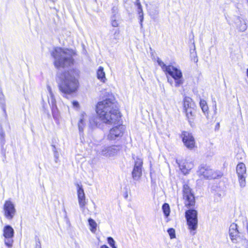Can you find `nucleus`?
<instances>
[{
    "label": "nucleus",
    "instance_id": "nucleus-16",
    "mask_svg": "<svg viewBox=\"0 0 248 248\" xmlns=\"http://www.w3.org/2000/svg\"><path fill=\"white\" fill-rule=\"evenodd\" d=\"M77 192L79 205L80 208L84 210V207L87 203L86 202L85 195L82 186H79L78 184L77 185Z\"/></svg>",
    "mask_w": 248,
    "mask_h": 248
},
{
    "label": "nucleus",
    "instance_id": "nucleus-39",
    "mask_svg": "<svg viewBox=\"0 0 248 248\" xmlns=\"http://www.w3.org/2000/svg\"><path fill=\"white\" fill-rule=\"evenodd\" d=\"M168 81L172 85V83H173V80L171 78H168Z\"/></svg>",
    "mask_w": 248,
    "mask_h": 248
},
{
    "label": "nucleus",
    "instance_id": "nucleus-33",
    "mask_svg": "<svg viewBox=\"0 0 248 248\" xmlns=\"http://www.w3.org/2000/svg\"><path fill=\"white\" fill-rule=\"evenodd\" d=\"M35 248H42L40 241L39 239L36 240Z\"/></svg>",
    "mask_w": 248,
    "mask_h": 248
},
{
    "label": "nucleus",
    "instance_id": "nucleus-37",
    "mask_svg": "<svg viewBox=\"0 0 248 248\" xmlns=\"http://www.w3.org/2000/svg\"><path fill=\"white\" fill-rule=\"evenodd\" d=\"M247 29V26L245 24L242 26V28L240 29V30L242 31H245Z\"/></svg>",
    "mask_w": 248,
    "mask_h": 248
},
{
    "label": "nucleus",
    "instance_id": "nucleus-41",
    "mask_svg": "<svg viewBox=\"0 0 248 248\" xmlns=\"http://www.w3.org/2000/svg\"><path fill=\"white\" fill-rule=\"evenodd\" d=\"M54 155H55V157L56 158H58V153L57 152H55Z\"/></svg>",
    "mask_w": 248,
    "mask_h": 248
},
{
    "label": "nucleus",
    "instance_id": "nucleus-17",
    "mask_svg": "<svg viewBox=\"0 0 248 248\" xmlns=\"http://www.w3.org/2000/svg\"><path fill=\"white\" fill-rule=\"evenodd\" d=\"M229 235L232 243H237V239L239 237V232L236 224L232 223L230 225L229 228Z\"/></svg>",
    "mask_w": 248,
    "mask_h": 248
},
{
    "label": "nucleus",
    "instance_id": "nucleus-3",
    "mask_svg": "<svg viewBox=\"0 0 248 248\" xmlns=\"http://www.w3.org/2000/svg\"><path fill=\"white\" fill-rule=\"evenodd\" d=\"M50 54L54 59V65L57 68H67L74 63L73 57L75 53L71 49L56 47Z\"/></svg>",
    "mask_w": 248,
    "mask_h": 248
},
{
    "label": "nucleus",
    "instance_id": "nucleus-45",
    "mask_svg": "<svg viewBox=\"0 0 248 248\" xmlns=\"http://www.w3.org/2000/svg\"><path fill=\"white\" fill-rule=\"evenodd\" d=\"M247 77L248 78V68L247 70Z\"/></svg>",
    "mask_w": 248,
    "mask_h": 248
},
{
    "label": "nucleus",
    "instance_id": "nucleus-46",
    "mask_svg": "<svg viewBox=\"0 0 248 248\" xmlns=\"http://www.w3.org/2000/svg\"><path fill=\"white\" fill-rule=\"evenodd\" d=\"M219 123H217V126H219Z\"/></svg>",
    "mask_w": 248,
    "mask_h": 248
},
{
    "label": "nucleus",
    "instance_id": "nucleus-34",
    "mask_svg": "<svg viewBox=\"0 0 248 248\" xmlns=\"http://www.w3.org/2000/svg\"><path fill=\"white\" fill-rule=\"evenodd\" d=\"M138 11H140L142 10L141 5L140 2L137 3Z\"/></svg>",
    "mask_w": 248,
    "mask_h": 248
},
{
    "label": "nucleus",
    "instance_id": "nucleus-40",
    "mask_svg": "<svg viewBox=\"0 0 248 248\" xmlns=\"http://www.w3.org/2000/svg\"><path fill=\"white\" fill-rule=\"evenodd\" d=\"M101 248H109L106 245H103L101 247Z\"/></svg>",
    "mask_w": 248,
    "mask_h": 248
},
{
    "label": "nucleus",
    "instance_id": "nucleus-29",
    "mask_svg": "<svg viewBox=\"0 0 248 248\" xmlns=\"http://www.w3.org/2000/svg\"><path fill=\"white\" fill-rule=\"evenodd\" d=\"M107 239L108 243L110 246V247H112V248H117L115 245V242L113 239V238L111 237H108Z\"/></svg>",
    "mask_w": 248,
    "mask_h": 248
},
{
    "label": "nucleus",
    "instance_id": "nucleus-2",
    "mask_svg": "<svg viewBox=\"0 0 248 248\" xmlns=\"http://www.w3.org/2000/svg\"><path fill=\"white\" fill-rule=\"evenodd\" d=\"M78 72L72 70L62 73L59 76V89L63 93L71 94L75 93L78 88V81L76 78Z\"/></svg>",
    "mask_w": 248,
    "mask_h": 248
},
{
    "label": "nucleus",
    "instance_id": "nucleus-32",
    "mask_svg": "<svg viewBox=\"0 0 248 248\" xmlns=\"http://www.w3.org/2000/svg\"><path fill=\"white\" fill-rule=\"evenodd\" d=\"M139 19H140V28H142L143 27V24H142V22L143 21V19H144V16H139Z\"/></svg>",
    "mask_w": 248,
    "mask_h": 248
},
{
    "label": "nucleus",
    "instance_id": "nucleus-9",
    "mask_svg": "<svg viewBox=\"0 0 248 248\" xmlns=\"http://www.w3.org/2000/svg\"><path fill=\"white\" fill-rule=\"evenodd\" d=\"M14 230L13 228L9 225L4 226L3 229V235L4 237V244L8 248L13 246L14 240Z\"/></svg>",
    "mask_w": 248,
    "mask_h": 248
},
{
    "label": "nucleus",
    "instance_id": "nucleus-24",
    "mask_svg": "<svg viewBox=\"0 0 248 248\" xmlns=\"http://www.w3.org/2000/svg\"><path fill=\"white\" fill-rule=\"evenodd\" d=\"M200 105L202 111L206 114L208 113V107L207 106L206 102L203 99H201L200 102Z\"/></svg>",
    "mask_w": 248,
    "mask_h": 248
},
{
    "label": "nucleus",
    "instance_id": "nucleus-28",
    "mask_svg": "<svg viewBox=\"0 0 248 248\" xmlns=\"http://www.w3.org/2000/svg\"><path fill=\"white\" fill-rule=\"evenodd\" d=\"M0 140L2 146L5 144V133L2 129L0 130Z\"/></svg>",
    "mask_w": 248,
    "mask_h": 248
},
{
    "label": "nucleus",
    "instance_id": "nucleus-21",
    "mask_svg": "<svg viewBox=\"0 0 248 248\" xmlns=\"http://www.w3.org/2000/svg\"><path fill=\"white\" fill-rule=\"evenodd\" d=\"M97 77L98 79L100 80L102 82H105L106 78L105 73L104 71V68L102 66H100L97 71Z\"/></svg>",
    "mask_w": 248,
    "mask_h": 248
},
{
    "label": "nucleus",
    "instance_id": "nucleus-4",
    "mask_svg": "<svg viewBox=\"0 0 248 248\" xmlns=\"http://www.w3.org/2000/svg\"><path fill=\"white\" fill-rule=\"evenodd\" d=\"M187 224L190 233L192 235L195 234V231L198 227V213L197 211L194 209H189L185 213Z\"/></svg>",
    "mask_w": 248,
    "mask_h": 248
},
{
    "label": "nucleus",
    "instance_id": "nucleus-10",
    "mask_svg": "<svg viewBox=\"0 0 248 248\" xmlns=\"http://www.w3.org/2000/svg\"><path fill=\"white\" fill-rule=\"evenodd\" d=\"M236 171L240 186L243 188L246 186V167L245 164L239 163L236 166Z\"/></svg>",
    "mask_w": 248,
    "mask_h": 248
},
{
    "label": "nucleus",
    "instance_id": "nucleus-31",
    "mask_svg": "<svg viewBox=\"0 0 248 248\" xmlns=\"http://www.w3.org/2000/svg\"><path fill=\"white\" fill-rule=\"evenodd\" d=\"M111 25L114 27H117L119 26V23L116 21L114 16L111 17Z\"/></svg>",
    "mask_w": 248,
    "mask_h": 248
},
{
    "label": "nucleus",
    "instance_id": "nucleus-13",
    "mask_svg": "<svg viewBox=\"0 0 248 248\" xmlns=\"http://www.w3.org/2000/svg\"><path fill=\"white\" fill-rule=\"evenodd\" d=\"M182 141L186 148L191 150L195 146V139L191 133L187 131H183L181 134Z\"/></svg>",
    "mask_w": 248,
    "mask_h": 248
},
{
    "label": "nucleus",
    "instance_id": "nucleus-20",
    "mask_svg": "<svg viewBox=\"0 0 248 248\" xmlns=\"http://www.w3.org/2000/svg\"><path fill=\"white\" fill-rule=\"evenodd\" d=\"M194 104L191 98L188 97H186L184 100V107L185 110L186 108H194Z\"/></svg>",
    "mask_w": 248,
    "mask_h": 248
},
{
    "label": "nucleus",
    "instance_id": "nucleus-19",
    "mask_svg": "<svg viewBox=\"0 0 248 248\" xmlns=\"http://www.w3.org/2000/svg\"><path fill=\"white\" fill-rule=\"evenodd\" d=\"M179 168L184 174L189 173V171L193 168L194 164L191 162L184 161L179 164Z\"/></svg>",
    "mask_w": 248,
    "mask_h": 248
},
{
    "label": "nucleus",
    "instance_id": "nucleus-25",
    "mask_svg": "<svg viewBox=\"0 0 248 248\" xmlns=\"http://www.w3.org/2000/svg\"><path fill=\"white\" fill-rule=\"evenodd\" d=\"M186 113L187 118L189 119V121H190V119H193V117L194 116L195 110L194 109V108H186Z\"/></svg>",
    "mask_w": 248,
    "mask_h": 248
},
{
    "label": "nucleus",
    "instance_id": "nucleus-36",
    "mask_svg": "<svg viewBox=\"0 0 248 248\" xmlns=\"http://www.w3.org/2000/svg\"><path fill=\"white\" fill-rule=\"evenodd\" d=\"M73 105L74 107H78L79 106V104H78V102H77V101H74L73 102Z\"/></svg>",
    "mask_w": 248,
    "mask_h": 248
},
{
    "label": "nucleus",
    "instance_id": "nucleus-42",
    "mask_svg": "<svg viewBox=\"0 0 248 248\" xmlns=\"http://www.w3.org/2000/svg\"><path fill=\"white\" fill-rule=\"evenodd\" d=\"M214 111H215V113L217 112V106H216V105H215V110H214Z\"/></svg>",
    "mask_w": 248,
    "mask_h": 248
},
{
    "label": "nucleus",
    "instance_id": "nucleus-30",
    "mask_svg": "<svg viewBox=\"0 0 248 248\" xmlns=\"http://www.w3.org/2000/svg\"><path fill=\"white\" fill-rule=\"evenodd\" d=\"M168 232L171 239L175 237V230L173 228H170L168 230Z\"/></svg>",
    "mask_w": 248,
    "mask_h": 248
},
{
    "label": "nucleus",
    "instance_id": "nucleus-1",
    "mask_svg": "<svg viewBox=\"0 0 248 248\" xmlns=\"http://www.w3.org/2000/svg\"><path fill=\"white\" fill-rule=\"evenodd\" d=\"M96 112L100 119L107 124H112L119 121L121 116L114 100L108 98L99 102Z\"/></svg>",
    "mask_w": 248,
    "mask_h": 248
},
{
    "label": "nucleus",
    "instance_id": "nucleus-6",
    "mask_svg": "<svg viewBox=\"0 0 248 248\" xmlns=\"http://www.w3.org/2000/svg\"><path fill=\"white\" fill-rule=\"evenodd\" d=\"M183 198L186 207L189 208L193 206L195 203V199L191 189L187 184H185L183 188Z\"/></svg>",
    "mask_w": 248,
    "mask_h": 248
},
{
    "label": "nucleus",
    "instance_id": "nucleus-18",
    "mask_svg": "<svg viewBox=\"0 0 248 248\" xmlns=\"http://www.w3.org/2000/svg\"><path fill=\"white\" fill-rule=\"evenodd\" d=\"M47 88L49 93V97H48V102L51 108L52 113L54 114V112L57 110V109L56 104V100L51 91L50 87L48 85L47 86Z\"/></svg>",
    "mask_w": 248,
    "mask_h": 248
},
{
    "label": "nucleus",
    "instance_id": "nucleus-8",
    "mask_svg": "<svg viewBox=\"0 0 248 248\" xmlns=\"http://www.w3.org/2000/svg\"><path fill=\"white\" fill-rule=\"evenodd\" d=\"M120 147L116 145L104 146L101 147L99 154L108 158L113 157L117 155Z\"/></svg>",
    "mask_w": 248,
    "mask_h": 248
},
{
    "label": "nucleus",
    "instance_id": "nucleus-14",
    "mask_svg": "<svg viewBox=\"0 0 248 248\" xmlns=\"http://www.w3.org/2000/svg\"><path fill=\"white\" fill-rule=\"evenodd\" d=\"M123 126L122 125L114 127L110 130L108 136V139L110 140H114L117 138L121 137L123 135Z\"/></svg>",
    "mask_w": 248,
    "mask_h": 248
},
{
    "label": "nucleus",
    "instance_id": "nucleus-27",
    "mask_svg": "<svg viewBox=\"0 0 248 248\" xmlns=\"http://www.w3.org/2000/svg\"><path fill=\"white\" fill-rule=\"evenodd\" d=\"M157 62L158 65L161 67L163 71L166 72L167 69L170 67V65L167 66L159 58H157Z\"/></svg>",
    "mask_w": 248,
    "mask_h": 248
},
{
    "label": "nucleus",
    "instance_id": "nucleus-22",
    "mask_svg": "<svg viewBox=\"0 0 248 248\" xmlns=\"http://www.w3.org/2000/svg\"><path fill=\"white\" fill-rule=\"evenodd\" d=\"M98 118L96 116H92L91 117H89V127L93 129L98 126Z\"/></svg>",
    "mask_w": 248,
    "mask_h": 248
},
{
    "label": "nucleus",
    "instance_id": "nucleus-35",
    "mask_svg": "<svg viewBox=\"0 0 248 248\" xmlns=\"http://www.w3.org/2000/svg\"><path fill=\"white\" fill-rule=\"evenodd\" d=\"M119 30H117V31H116L115 32L114 35L115 36V39H117V37L119 35Z\"/></svg>",
    "mask_w": 248,
    "mask_h": 248
},
{
    "label": "nucleus",
    "instance_id": "nucleus-43",
    "mask_svg": "<svg viewBox=\"0 0 248 248\" xmlns=\"http://www.w3.org/2000/svg\"><path fill=\"white\" fill-rule=\"evenodd\" d=\"M140 2V0H136V4L137 5V3Z\"/></svg>",
    "mask_w": 248,
    "mask_h": 248
},
{
    "label": "nucleus",
    "instance_id": "nucleus-15",
    "mask_svg": "<svg viewBox=\"0 0 248 248\" xmlns=\"http://www.w3.org/2000/svg\"><path fill=\"white\" fill-rule=\"evenodd\" d=\"M89 120V116L85 112L80 113L78 122V128L80 134L83 133L85 127L86 126V122Z\"/></svg>",
    "mask_w": 248,
    "mask_h": 248
},
{
    "label": "nucleus",
    "instance_id": "nucleus-23",
    "mask_svg": "<svg viewBox=\"0 0 248 248\" xmlns=\"http://www.w3.org/2000/svg\"><path fill=\"white\" fill-rule=\"evenodd\" d=\"M89 225L90 226V230L92 232H94L96 230L97 224L96 222L92 218L88 219Z\"/></svg>",
    "mask_w": 248,
    "mask_h": 248
},
{
    "label": "nucleus",
    "instance_id": "nucleus-5",
    "mask_svg": "<svg viewBox=\"0 0 248 248\" xmlns=\"http://www.w3.org/2000/svg\"><path fill=\"white\" fill-rule=\"evenodd\" d=\"M165 72L166 74L171 76L175 81V86L180 87L183 83L184 80L183 78V75L181 71L176 67L170 65V67L167 69Z\"/></svg>",
    "mask_w": 248,
    "mask_h": 248
},
{
    "label": "nucleus",
    "instance_id": "nucleus-38",
    "mask_svg": "<svg viewBox=\"0 0 248 248\" xmlns=\"http://www.w3.org/2000/svg\"><path fill=\"white\" fill-rule=\"evenodd\" d=\"M138 14L139 15V16H141V15L142 16H144L142 10H141L140 11H138Z\"/></svg>",
    "mask_w": 248,
    "mask_h": 248
},
{
    "label": "nucleus",
    "instance_id": "nucleus-7",
    "mask_svg": "<svg viewBox=\"0 0 248 248\" xmlns=\"http://www.w3.org/2000/svg\"><path fill=\"white\" fill-rule=\"evenodd\" d=\"M199 173V175L207 179H217L222 176V173L220 171H215L207 167H201Z\"/></svg>",
    "mask_w": 248,
    "mask_h": 248
},
{
    "label": "nucleus",
    "instance_id": "nucleus-26",
    "mask_svg": "<svg viewBox=\"0 0 248 248\" xmlns=\"http://www.w3.org/2000/svg\"><path fill=\"white\" fill-rule=\"evenodd\" d=\"M162 210L164 215L166 217H168L170 215V208L169 204L166 203L163 204L162 206Z\"/></svg>",
    "mask_w": 248,
    "mask_h": 248
},
{
    "label": "nucleus",
    "instance_id": "nucleus-11",
    "mask_svg": "<svg viewBox=\"0 0 248 248\" xmlns=\"http://www.w3.org/2000/svg\"><path fill=\"white\" fill-rule=\"evenodd\" d=\"M3 211L7 219H13L16 213L15 205L11 201H6L3 205Z\"/></svg>",
    "mask_w": 248,
    "mask_h": 248
},
{
    "label": "nucleus",
    "instance_id": "nucleus-44",
    "mask_svg": "<svg viewBox=\"0 0 248 248\" xmlns=\"http://www.w3.org/2000/svg\"><path fill=\"white\" fill-rule=\"evenodd\" d=\"M244 1H246V2L247 3V4L248 5V0H244Z\"/></svg>",
    "mask_w": 248,
    "mask_h": 248
},
{
    "label": "nucleus",
    "instance_id": "nucleus-12",
    "mask_svg": "<svg viewBox=\"0 0 248 248\" xmlns=\"http://www.w3.org/2000/svg\"><path fill=\"white\" fill-rule=\"evenodd\" d=\"M142 164V159L139 157H137L132 171V178L135 181H139L141 176Z\"/></svg>",
    "mask_w": 248,
    "mask_h": 248
}]
</instances>
